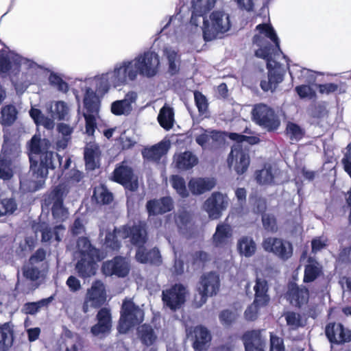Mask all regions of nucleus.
Wrapping results in <instances>:
<instances>
[{
  "label": "nucleus",
  "mask_w": 351,
  "mask_h": 351,
  "mask_svg": "<svg viewBox=\"0 0 351 351\" xmlns=\"http://www.w3.org/2000/svg\"><path fill=\"white\" fill-rule=\"evenodd\" d=\"M171 182L172 187L182 197H186L189 196L186 182L182 177L178 175H173L171 177Z\"/></svg>",
  "instance_id": "48"
},
{
  "label": "nucleus",
  "mask_w": 351,
  "mask_h": 351,
  "mask_svg": "<svg viewBox=\"0 0 351 351\" xmlns=\"http://www.w3.org/2000/svg\"><path fill=\"white\" fill-rule=\"evenodd\" d=\"M77 247L79 250L80 256L84 255L93 256L96 254H101L103 252L99 249L93 246L89 239L86 237H79L77 240Z\"/></svg>",
  "instance_id": "42"
},
{
  "label": "nucleus",
  "mask_w": 351,
  "mask_h": 351,
  "mask_svg": "<svg viewBox=\"0 0 351 351\" xmlns=\"http://www.w3.org/2000/svg\"><path fill=\"white\" fill-rule=\"evenodd\" d=\"M254 300L253 304L256 306H267L269 301L270 297L268 294L269 285L265 279L257 278L254 287Z\"/></svg>",
  "instance_id": "29"
},
{
  "label": "nucleus",
  "mask_w": 351,
  "mask_h": 351,
  "mask_svg": "<svg viewBox=\"0 0 351 351\" xmlns=\"http://www.w3.org/2000/svg\"><path fill=\"white\" fill-rule=\"evenodd\" d=\"M2 152L3 156L0 158V180H9L13 176L12 160L7 156L9 152L5 147H3Z\"/></svg>",
  "instance_id": "40"
},
{
  "label": "nucleus",
  "mask_w": 351,
  "mask_h": 351,
  "mask_svg": "<svg viewBox=\"0 0 351 351\" xmlns=\"http://www.w3.org/2000/svg\"><path fill=\"white\" fill-rule=\"evenodd\" d=\"M51 147L50 141L41 138L40 134H34L27 143L30 171L40 186L45 183L49 170H55L58 167L64 171L71 165V159L68 158L62 165V157L50 150Z\"/></svg>",
  "instance_id": "1"
},
{
  "label": "nucleus",
  "mask_w": 351,
  "mask_h": 351,
  "mask_svg": "<svg viewBox=\"0 0 351 351\" xmlns=\"http://www.w3.org/2000/svg\"><path fill=\"white\" fill-rule=\"evenodd\" d=\"M130 108L128 106V101L117 100L111 105V112L114 115H121L128 112Z\"/></svg>",
  "instance_id": "55"
},
{
  "label": "nucleus",
  "mask_w": 351,
  "mask_h": 351,
  "mask_svg": "<svg viewBox=\"0 0 351 351\" xmlns=\"http://www.w3.org/2000/svg\"><path fill=\"white\" fill-rule=\"evenodd\" d=\"M264 306H256L253 303L252 304L247 306L244 312L245 319L247 321H254L258 317V308L263 307Z\"/></svg>",
  "instance_id": "62"
},
{
  "label": "nucleus",
  "mask_w": 351,
  "mask_h": 351,
  "mask_svg": "<svg viewBox=\"0 0 351 351\" xmlns=\"http://www.w3.org/2000/svg\"><path fill=\"white\" fill-rule=\"evenodd\" d=\"M130 271V264L125 257L115 256L112 259L104 261L101 271L106 276H115L118 278L126 277Z\"/></svg>",
  "instance_id": "15"
},
{
  "label": "nucleus",
  "mask_w": 351,
  "mask_h": 351,
  "mask_svg": "<svg viewBox=\"0 0 351 351\" xmlns=\"http://www.w3.org/2000/svg\"><path fill=\"white\" fill-rule=\"evenodd\" d=\"M83 104L85 112L83 114L98 115L99 112L100 101L96 93L92 88H86Z\"/></svg>",
  "instance_id": "30"
},
{
  "label": "nucleus",
  "mask_w": 351,
  "mask_h": 351,
  "mask_svg": "<svg viewBox=\"0 0 351 351\" xmlns=\"http://www.w3.org/2000/svg\"><path fill=\"white\" fill-rule=\"evenodd\" d=\"M123 238H129L132 245L136 249L145 245L148 240L147 224L145 221H138L132 226H122Z\"/></svg>",
  "instance_id": "11"
},
{
  "label": "nucleus",
  "mask_w": 351,
  "mask_h": 351,
  "mask_svg": "<svg viewBox=\"0 0 351 351\" xmlns=\"http://www.w3.org/2000/svg\"><path fill=\"white\" fill-rule=\"evenodd\" d=\"M284 339L274 333L269 335V351H285ZM263 351H265L263 350Z\"/></svg>",
  "instance_id": "54"
},
{
  "label": "nucleus",
  "mask_w": 351,
  "mask_h": 351,
  "mask_svg": "<svg viewBox=\"0 0 351 351\" xmlns=\"http://www.w3.org/2000/svg\"><path fill=\"white\" fill-rule=\"evenodd\" d=\"M220 287L219 276L215 271L204 274L199 280L198 291L202 300L205 302L208 297L215 295Z\"/></svg>",
  "instance_id": "17"
},
{
  "label": "nucleus",
  "mask_w": 351,
  "mask_h": 351,
  "mask_svg": "<svg viewBox=\"0 0 351 351\" xmlns=\"http://www.w3.org/2000/svg\"><path fill=\"white\" fill-rule=\"evenodd\" d=\"M145 206L149 217L163 215L174 208L173 199L169 196L148 200Z\"/></svg>",
  "instance_id": "23"
},
{
  "label": "nucleus",
  "mask_w": 351,
  "mask_h": 351,
  "mask_svg": "<svg viewBox=\"0 0 351 351\" xmlns=\"http://www.w3.org/2000/svg\"><path fill=\"white\" fill-rule=\"evenodd\" d=\"M95 93L104 95L108 91L110 84L106 75H103L101 77H97L95 79Z\"/></svg>",
  "instance_id": "58"
},
{
  "label": "nucleus",
  "mask_w": 351,
  "mask_h": 351,
  "mask_svg": "<svg viewBox=\"0 0 351 351\" xmlns=\"http://www.w3.org/2000/svg\"><path fill=\"white\" fill-rule=\"evenodd\" d=\"M235 160L234 170L238 175L245 173L250 163L249 151L243 149L241 145H234L228 158V162Z\"/></svg>",
  "instance_id": "19"
},
{
  "label": "nucleus",
  "mask_w": 351,
  "mask_h": 351,
  "mask_svg": "<svg viewBox=\"0 0 351 351\" xmlns=\"http://www.w3.org/2000/svg\"><path fill=\"white\" fill-rule=\"evenodd\" d=\"M164 54L166 56L168 64V73L171 75H175L180 71V55L177 51L171 49H165Z\"/></svg>",
  "instance_id": "39"
},
{
  "label": "nucleus",
  "mask_w": 351,
  "mask_h": 351,
  "mask_svg": "<svg viewBox=\"0 0 351 351\" xmlns=\"http://www.w3.org/2000/svg\"><path fill=\"white\" fill-rule=\"evenodd\" d=\"M256 179L260 184H265L272 180V175L269 170H259L256 172Z\"/></svg>",
  "instance_id": "63"
},
{
  "label": "nucleus",
  "mask_w": 351,
  "mask_h": 351,
  "mask_svg": "<svg viewBox=\"0 0 351 351\" xmlns=\"http://www.w3.org/2000/svg\"><path fill=\"white\" fill-rule=\"evenodd\" d=\"M68 193L66 186L60 183L53 186L43 200L42 207L49 208L51 206L52 217L56 223H62L69 217V210L64 205Z\"/></svg>",
  "instance_id": "4"
},
{
  "label": "nucleus",
  "mask_w": 351,
  "mask_h": 351,
  "mask_svg": "<svg viewBox=\"0 0 351 351\" xmlns=\"http://www.w3.org/2000/svg\"><path fill=\"white\" fill-rule=\"evenodd\" d=\"M36 232L41 233V241L43 243L50 242L53 237L52 229L45 223H39L36 228Z\"/></svg>",
  "instance_id": "56"
},
{
  "label": "nucleus",
  "mask_w": 351,
  "mask_h": 351,
  "mask_svg": "<svg viewBox=\"0 0 351 351\" xmlns=\"http://www.w3.org/2000/svg\"><path fill=\"white\" fill-rule=\"evenodd\" d=\"M341 164L343 165L344 171L351 178V145L349 144L347 147V151L344 154L341 159Z\"/></svg>",
  "instance_id": "61"
},
{
  "label": "nucleus",
  "mask_w": 351,
  "mask_h": 351,
  "mask_svg": "<svg viewBox=\"0 0 351 351\" xmlns=\"http://www.w3.org/2000/svg\"><path fill=\"white\" fill-rule=\"evenodd\" d=\"M97 115L83 114V117L85 119V130L86 134L88 136H93L97 128V120L96 117Z\"/></svg>",
  "instance_id": "53"
},
{
  "label": "nucleus",
  "mask_w": 351,
  "mask_h": 351,
  "mask_svg": "<svg viewBox=\"0 0 351 351\" xmlns=\"http://www.w3.org/2000/svg\"><path fill=\"white\" fill-rule=\"evenodd\" d=\"M123 238V227H114L112 231H108L106 233L103 247L106 252H118L122 246V240Z\"/></svg>",
  "instance_id": "24"
},
{
  "label": "nucleus",
  "mask_w": 351,
  "mask_h": 351,
  "mask_svg": "<svg viewBox=\"0 0 351 351\" xmlns=\"http://www.w3.org/2000/svg\"><path fill=\"white\" fill-rule=\"evenodd\" d=\"M17 208L15 200L12 198L3 199L0 202V217L12 214Z\"/></svg>",
  "instance_id": "52"
},
{
  "label": "nucleus",
  "mask_w": 351,
  "mask_h": 351,
  "mask_svg": "<svg viewBox=\"0 0 351 351\" xmlns=\"http://www.w3.org/2000/svg\"><path fill=\"white\" fill-rule=\"evenodd\" d=\"M215 185V180L208 178H193L188 183L190 191L196 195L211 191Z\"/></svg>",
  "instance_id": "28"
},
{
  "label": "nucleus",
  "mask_w": 351,
  "mask_h": 351,
  "mask_svg": "<svg viewBox=\"0 0 351 351\" xmlns=\"http://www.w3.org/2000/svg\"><path fill=\"white\" fill-rule=\"evenodd\" d=\"M194 340L193 348L195 351H206L211 341V335L204 326L199 325L194 328Z\"/></svg>",
  "instance_id": "27"
},
{
  "label": "nucleus",
  "mask_w": 351,
  "mask_h": 351,
  "mask_svg": "<svg viewBox=\"0 0 351 351\" xmlns=\"http://www.w3.org/2000/svg\"><path fill=\"white\" fill-rule=\"evenodd\" d=\"M228 206V199L226 195L220 192H213L211 195L204 202V209L208 213L210 219H218L223 211L226 210Z\"/></svg>",
  "instance_id": "13"
},
{
  "label": "nucleus",
  "mask_w": 351,
  "mask_h": 351,
  "mask_svg": "<svg viewBox=\"0 0 351 351\" xmlns=\"http://www.w3.org/2000/svg\"><path fill=\"white\" fill-rule=\"evenodd\" d=\"M220 136L221 133L219 131L211 130L208 132V130H205L204 133L196 136L195 141L199 145L204 147L209 141L210 138L217 141Z\"/></svg>",
  "instance_id": "51"
},
{
  "label": "nucleus",
  "mask_w": 351,
  "mask_h": 351,
  "mask_svg": "<svg viewBox=\"0 0 351 351\" xmlns=\"http://www.w3.org/2000/svg\"><path fill=\"white\" fill-rule=\"evenodd\" d=\"M278 49L276 45H272L270 43L267 42L265 45L260 47L255 51V56L258 58H263L267 62V80L261 81L260 86L264 92L276 91L278 84L284 80L285 72L281 65L278 62H275L274 66L271 64L272 60V55L276 53Z\"/></svg>",
  "instance_id": "3"
},
{
  "label": "nucleus",
  "mask_w": 351,
  "mask_h": 351,
  "mask_svg": "<svg viewBox=\"0 0 351 351\" xmlns=\"http://www.w3.org/2000/svg\"><path fill=\"white\" fill-rule=\"evenodd\" d=\"M159 64V57L156 52L145 51L133 60L124 61L122 65L115 67L113 71L114 82L116 85L124 84L128 80H134L138 74L153 77L158 72Z\"/></svg>",
  "instance_id": "2"
},
{
  "label": "nucleus",
  "mask_w": 351,
  "mask_h": 351,
  "mask_svg": "<svg viewBox=\"0 0 351 351\" xmlns=\"http://www.w3.org/2000/svg\"><path fill=\"white\" fill-rule=\"evenodd\" d=\"M195 106L200 115L206 114L208 112V101L206 97L200 91L193 92Z\"/></svg>",
  "instance_id": "47"
},
{
  "label": "nucleus",
  "mask_w": 351,
  "mask_h": 351,
  "mask_svg": "<svg viewBox=\"0 0 351 351\" xmlns=\"http://www.w3.org/2000/svg\"><path fill=\"white\" fill-rule=\"evenodd\" d=\"M286 132L291 141H298L301 140L304 135L302 129L298 124L292 122L287 123Z\"/></svg>",
  "instance_id": "50"
},
{
  "label": "nucleus",
  "mask_w": 351,
  "mask_h": 351,
  "mask_svg": "<svg viewBox=\"0 0 351 351\" xmlns=\"http://www.w3.org/2000/svg\"><path fill=\"white\" fill-rule=\"evenodd\" d=\"M253 120L261 127L268 132H274L278 129L280 120L274 110L265 104L255 105L252 109Z\"/></svg>",
  "instance_id": "7"
},
{
  "label": "nucleus",
  "mask_w": 351,
  "mask_h": 351,
  "mask_svg": "<svg viewBox=\"0 0 351 351\" xmlns=\"http://www.w3.org/2000/svg\"><path fill=\"white\" fill-rule=\"evenodd\" d=\"M210 261V254L204 251H195L191 255V264L194 269H202Z\"/></svg>",
  "instance_id": "45"
},
{
  "label": "nucleus",
  "mask_w": 351,
  "mask_h": 351,
  "mask_svg": "<svg viewBox=\"0 0 351 351\" xmlns=\"http://www.w3.org/2000/svg\"><path fill=\"white\" fill-rule=\"evenodd\" d=\"M262 247L265 252L273 254L283 261H287L293 256V248L291 243L280 238H265Z\"/></svg>",
  "instance_id": "9"
},
{
  "label": "nucleus",
  "mask_w": 351,
  "mask_h": 351,
  "mask_svg": "<svg viewBox=\"0 0 351 351\" xmlns=\"http://www.w3.org/2000/svg\"><path fill=\"white\" fill-rule=\"evenodd\" d=\"M217 0H191V21L195 17L204 16L214 6Z\"/></svg>",
  "instance_id": "35"
},
{
  "label": "nucleus",
  "mask_w": 351,
  "mask_h": 351,
  "mask_svg": "<svg viewBox=\"0 0 351 351\" xmlns=\"http://www.w3.org/2000/svg\"><path fill=\"white\" fill-rule=\"evenodd\" d=\"M107 299L106 290L104 284L100 280H95L90 288L87 289L82 310L87 313L90 308H101Z\"/></svg>",
  "instance_id": "8"
},
{
  "label": "nucleus",
  "mask_w": 351,
  "mask_h": 351,
  "mask_svg": "<svg viewBox=\"0 0 351 351\" xmlns=\"http://www.w3.org/2000/svg\"><path fill=\"white\" fill-rule=\"evenodd\" d=\"M104 258L103 254L80 256L75 266L77 276L82 279H87L95 276L98 269L97 263Z\"/></svg>",
  "instance_id": "14"
},
{
  "label": "nucleus",
  "mask_w": 351,
  "mask_h": 351,
  "mask_svg": "<svg viewBox=\"0 0 351 351\" xmlns=\"http://www.w3.org/2000/svg\"><path fill=\"white\" fill-rule=\"evenodd\" d=\"M133 169L126 165L125 161L117 165L112 173V180L121 184L125 189L130 191H136L138 184L137 180H133Z\"/></svg>",
  "instance_id": "12"
},
{
  "label": "nucleus",
  "mask_w": 351,
  "mask_h": 351,
  "mask_svg": "<svg viewBox=\"0 0 351 351\" xmlns=\"http://www.w3.org/2000/svg\"><path fill=\"white\" fill-rule=\"evenodd\" d=\"M219 318L223 325L229 326L235 321L237 315L233 311L225 309L221 311Z\"/></svg>",
  "instance_id": "59"
},
{
  "label": "nucleus",
  "mask_w": 351,
  "mask_h": 351,
  "mask_svg": "<svg viewBox=\"0 0 351 351\" xmlns=\"http://www.w3.org/2000/svg\"><path fill=\"white\" fill-rule=\"evenodd\" d=\"M261 221L263 226L267 232L275 233L278 231L277 219L273 214L267 213L262 215Z\"/></svg>",
  "instance_id": "49"
},
{
  "label": "nucleus",
  "mask_w": 351,
  "mask_h": 351,
  "mask_svg": "<svg viewBox=\"0 0 351 351\" xmlns=\"http://www.w3.org/2000/svg\"><path fill=\"white\" fill-rule=\"evenodd\" d=\"M92 198L97 204L100 205H108L114 199L113 194L104 184H100L94 188Z\"/></svg>",
  "instance_id": "37"
},
{
  "label": "nucleus",
  "mask_w": 351,
  "mask_h": 351,
  "mask_svg": "<svg viewBox=\"0 0 351 351\" xmlns=\"http://www.w3.org/2000/svg\"><path fill=\"white\" fill-rule=\"evenodd\" d=\"M175 162L177 169L187 171L198 163V158L193 152L185 151L175 156Z\"/></svg>",
  "instance_id": "31"
},
{
  "label": "nucleus",
  "mask_w": 351,
  "mask_h": 351,
  "mask_svg": "<svg viewBox=\"0 0 351 351\" xmlns=\"http://www.w3.org/2000/svg\"><path fill=\"white\" fill-rule=\"evenodd\" d=\"M308 264L304 267L303 282L310 283L314 282L323 275L322 266L318 262L311 258L308 259Z\"/></svg>",
  "instance_id": "33"
},
{
  "label": "nucleus",
  "mask_w": 351,
  "mask_h": 351,
  "mask_svg": "<svg viewBox=\"0 0 351 351\" xmlns=\"http://www.w3.org/2000/svg\"><path fill=\"white\" fill-rule=\"evenodd\" d=\"M187 291L181 283H176L162 292V300L164 305L172 311L180 309L186 302Z\"/></svg>",
  "instance_id": "10"
},
{
  "label": "nucleus",
  "mask_w": 351,
  "mask_h": 351,
  "mask_svg": "<svg viewBox=\"0 0 351 351\" xmlns=\"http://www.w3.org/2000/svg\"><path fill=\"white\" fill-rule=\"evenodd\" d=\"M287 324L294 328H298L302 326L301 317L299 314L289 311L285 315Z\"/></svg>",
  "instance_id": "60"
},
{
  "label": "nucleus",
  "mask_w": 351,
  "mask_h": 351,
  "mask_svg": "<svg viewBox=\"0 0 351 351\" xmlns=\"http://www.w3.org/2000/svg\"><path fill=\"white\" fill-rule=\"evenodd\" d=\"M158 121L160 125L166 130L173 128L174 121V112L172 108L164 106L158 115Z\"/></svg>",
  "instance_id": "41"
},
{
  "label": "nucleus",
  "mask_w": 351,
  "mask_h": 351,
  "mask_svg": "<svg viewBox=\"0 0 351 351\" xmlns=\"http://www.w3.org/2000/svg\"><path fill=\"white\" fill-rule=\"evenodd\" d=\"M232 237V229L230 225L225 223L217 224L215 232L212 237V242L216 247H224L230 242Z\"/></svg>",
  "instance_id": "26"
},
{
  "label": "nucleus",
  "mask_w": 351,
  "mask_h": 351,
  "mask_svg": "<svg viewBox=\"0 0 351 351\" xmlns=\"http://www.w3.org/2000/svg\"><path fill=\"white\" fill-rule=\"evenodd\" d=\"M259 34H264L267 38H269L276 45V47L280 49V42L277 34L273 27L268 23H261L256 27Z\"/></svg>",
  "instance_id": "46"
},
{
  "label": "nucleus",
  "mask_w": 351,
  "mask_h": 351,
  "mask_svg": "<svg viewBox=\"0 0 351 351\" xmlns=\"http://www.w3.org/2000/svg\"><path fill=\"white\" fill-rule=\"evenodd\" d=\"M97 323L90 328L93 335L101 338L108 336L112 330V319L111 311L109 308H101L96 315Z\"/></svg>",
  "instance_id": "16"
},
{
  "label": "nucleus",
  "mask_w": 351,
  "mask_h": 351,
  "mask_svg": "<svg viewBox=\"0 0 351 351\" xmlns=\"http://www.w3.org/2000/svg\"><path fill=\"white\" fill-rule=\"evenodd\" d=\"M1 114V124L3 126H10L16 120L18 111L14 105L8 104L2 107Z\"/></svg>",
  "instance_id": "44"
},
{
  "label": "nucleus",
  "mask_w": 351,
  "mask_h": 351,
  "mask_svg": "<svg viewBox=\"0 0 351 351\" xmlns=\"http://www.w3.org/2000/svg\"><path fill=\"white\" fill-rule=\"evenodd\" d=\"M144 311L131 298L123 300L117 329L125 334L131 328L140 325L144 320Z\"/></svg>",
  "instance_id": "5"
},
{
  "label": "nucleus",
  "mask_w": 351,
  "mask_h": 351,
  "mask_svg": "<svg viewBox=\"0 0 351 351\" xmlns=\"http://www.w3.org/2000/svg\"><path fill=\"white\" fill-rule=\"evenodd\" d=\"M169 148L170 143L169 141H161L145 149L143 152V156L144 158H147L149 160L158 161L167 153Z\"/></svg>",
  "instance_id": "34"
},
{
  "label": "nucleus",
  "mask_w": 351,
  "mask_h": 351,
  "mask_svg": "<svg viewBox=\"0 0 351 351\" xmlns=\"http://www.w3.org/2000/svg\"><path fill=\"white\" fill-rule=\"evenodd\" d=\"M241 340L243 343L245 351H263L265 340L262 335V330L253 329L245 331Z\"/></svg>",
  "instance_id": "21"
},
{
  "label": "nucleus",
  "mask_w": 351,
  "mask_h": 351,
  "mask_svg": "<svg viewBox=\"0 0 351 351\" xmlns=\"http://www.w3.org/2000/svg\"><path fill=\"white\" fill-rule=\"evenodd\" d=\"M99 148L96 145H92L84 148V158L86 169L94 170L97 168V160L99 158Z\"/></svg>",
  "instance_id": "38"
},
{
  "label": "nucleus",
  "mask_w": 351,
  "mask_h": 351,
  "mask_svg": "<svg viewBox=\"0 0 351 351\" xmlns=\"http://www.w3.org/2000/svg\"><path fill=\"white\" fill-rule=\"evenodd\" d=\"M49 81L51 85L56 86L58 89L62 92H67L69 89L68 84L58 74L52 73L49 77Z\"/></svg>",
  "instance_id": "57"
},
{
  "label": "nucleus",
  "mask_w": 351,
  "mask_h": 351,
  "mask_svg": "<svg viewBox=\"0 0 351 351\" xmlns=\"http://www.w3.org/2000/svg\"><path fill=\"white\" fill-rule=\"evenodd\" d=\"M135 259L138 263L160 265L162 263V257L158 247H155L147 250L145 245L136 250Z\"/></svg>",
  "instance_id": "25"
},
{
  "label": "nucleus",
  "mask_w": 351,
  "mask_h": 351,
  "mask_svg": "<svg viewBox=\"0 0 351 351\" xmlns=\"http://www.w3.org/2000/svg\"><path fill=\"white\" fill-rule=\"evenodd\" d=\"M237 250L240 255L250 258L256 253V244L252 237L244 235L238 239Z\"/></svg>",
  "instance_id": "32"
},
{
  "label": "nucleus",
  "mask_w": 351,
  "mask_h": 351,
  "mask_svg": "<svg viewBox=\"0 0 351 351\" xmlns=\"http://www.w3.org/2000/svg\"><path fill=\"white\" fill-rule=\"evenodd\" d=\"M70 230L71 234L74 237L82 234L85 232V227L83 224L82 220L80 217L75 219Z\"/></svg>",
  "instance_id": "64"
},
{
  "label": "nucleus",
  "mask_w": 351,
  "mask_h": 351,
  "mask_svg": "<svg viewBox=\"0 0 351 351\" xmlns=\"http://www.w3.org/2000/svg\"><path fill=\"white\" fill-rule=\"evenodd\" d=\"M14 341V331L9 322L0 324V351H8Z\"/></svg>",
  "instance_id": "36"
},
{
  "label": "nucleus",
  "mask_w": 351,
  "mask_h": 351,
  "mask_svg": "<svg viewBox=\"0 0 351 351\" xmlns=\"http://www.w3.org/2000/svg\"><path fill=\"white\" fill-rule=\"evenodd\" d=\"M286 298L291 305L301 308L308 301L309 291L304 286L300 287L295 282H290L288 285Z\"/></svg>",
  "instance_id": "20"
},
{
  "label": "nucleus",
  "mask_w": 351,
  "mask_h": 351,
  "mask_svg": "<svg viewBox=\"0 0 351 351\" xmlns=\"http://www.w3.org/2000/svg\"><path fill=\"white\" fill-rule=\"evenodd\" d=\"M23 58L11 53L8 55H0V74L9 73L14 76L19 74Z\"/></svg>",
  "instance_id": "22"
},
{
  "label": "nucleus",
  "mask_w": 351,
  "mask_h": 351,
  "mask_svg": "<svg viewBox=\"0 0 351 351\" xmlns=\"http://www.w3.org/2000/svg\"><path fill=\"white\" fill-rule=\"evenodd\" d=\"M230 27L229 15L222 11H214L210 15V21L204 17L203 37L205 41L215 39L219 34H224Z\"/></svg>",
  "instance_id": "6"
},
{
  "label": "nucleus",
  "mask_w": 351,
  "mask_h": 351,
  "mask_svg": "<svg viewBox=\"0 0 351 351\" xmlns=\"http://www.w3.org/2000/svg\"><path fill=\"white\" fill-rule=\"evenodd\" d=\"M328 341L334 344H343L351 341V330L341 323L329 322L325 328Z\"/></svg>",
  "instance_id": "18"
},
{
  "label": "nucleus",
  "mask_w": 351,
  "mask_h": 351,
  "mask_svg": "<svg viewBox=\"0 0 351 351\" xmlns=\"http://www.w3.org/2000/svg\"><path fill=\"white\" fill-rule=\"evenodd\" d=\"M138 334L141 341L146 346L153 345L157 339L154 328L149 324L141 325L138 330Z\"/></svg>",
  "instance_id": "43"
}]
</instances>
